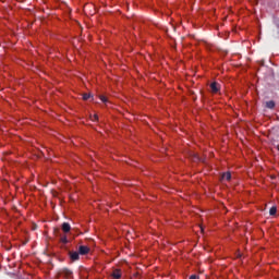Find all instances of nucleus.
<instances>
[{"instance_id": "obj_7", "label": "nucleus", "mask_w": 279, "mask_h": 279, "mask_svg": "<svg viewBox=\"0 0 279 279\" xmlns=\"http://www.w3.org/2000/svg\"><path fill=\"white\" fill-rule=\"evenodd\" d=\"M112 278L120 279L121 278V269H114L111 274Z\"/></svg>"}, {"instance_id": "obj_11", "label": "nucleus", "mask_w": 279, "mask_h": 279, "mask_svg": "<svg viewBox=\"0 0 279 279\" xmlns=\"http://www.w3.org/2000/svg\"><path fill=\"white\" fill-rule=\"evenodd\" d=\"M60 242L63 243V245H66V243H69V239L66 238V235H62L60 238Z\"/></svg>"}, {"instance_id": "obj_5", "label": "nucleus", "mask_w": 279, "mask_h": 279, "mask_svg": "<svg viewBox=\"0 0 279 279\" xmlns=\"http://www.w3.org/2000/svg\"><path fill=\"white\" fill-rule=\"evenodd\" d=\"M265 108H267L268 110H274V108H276V101L274 100L266 101Z\"/></svg>"}, {"instance_id": "obj_8", "label": "nucleus", "mask_w": 279, "mask_h": 279, "mask_svg": "<svg viewBox=\"0 0 279 279\" xmlns=\"http://www.w3.org/2000/svg\"><path fill=\"white\" fill-rule=\"evenodd\" d=\"M222 180H232V174L230 172H225L222 174Z\"/></svg>"}, {"instance_id": "obj_1", "label": "nucleus", "mask_w": 279, "mask_h": 279, "mask_svg": "<svg viewBox=\"0 0 279 279\" xmlns=\"http://www.w3.org/2000/svg\"><path fill=\"white\" fill-rule=\"evenodd\" d=\"M60 276H62L63 278H66V279H71V278H73V271L68 268H63L60 271Z\"/></svg>"}, {"instance_id": "obj_6", "label": "nucleus", "mask_w": 279, "mask_h": 279, "mask_svg": "<svg viewBox=\"0 0 279 279\" xmlns=\"http://www.w3.org/2000/svg\"><path fill=\"white\" fill-rule=\"evenodd\" d=\"M61 229L65 233L71 232V225L69 222H63Z\"/></svg>"}, {"instance_id": "obj_3", "label": "nucleus", "mask_w": 279, "mask_h": 279, "mask_svg": "<svg viewBox=\"0 0 279 279\" xmlns=\"http://www.w3.org/2000/svg\"><path fill=\"white\" fill-rule=\"evenodd\" d=\"M88 252H90V248L88 246L81 245L78 247V254H81V256H86V254H88Z\"/></svg>"}, {"instance_id": "obj_13", "label": "nucleus", "mask_w": 279, "mask_h": 279, "mask_svg": "<svg viewBox=\"0 0 279 279\" xmlns=\"http://www.w3.org/2000/svg\"><path fill=\"white\" fill-rule=\"evenodd\" d=\"M102 104H108V98L106 96H100Z\"/></svg>"}, {"instance_id": "obj_9", "label": "nucleus", "mask_w": 279, "mask_h": 279, "mask_svg": "<svg viewBox=\"0 0 279 279\" xmlns=\"http://www.w3.org/2000/svg\"><path fill=\"white\" fill-rule=\"evenodd\" d=\"M276 213H278V208L276 206H272L270 209H269V215L271 217H274V215H276Z\"/></svg>"}, {"instance_id": "obj_15", "label": "nucleus", "mask_w": 279, "mask_h": 279, "mask_svg": "<svg viewBox=\"0 0 279 279\" xmlns=\"http://www.w3.org/2000/svg\"><path fill=\"white\" fill-rule=\"evenodd\" d=\"M190 279H199V276H197V275H191V276H190Z\"/></svg>"}, {"instance_id": "obj_4", "label": "nucleus", "mask_w": 279, "mask_h": 279, "mask_svg": "<svg viewBox=\"0 0 279 279\" xmlns=\"http://www.w3.org/2000/svg\"><path fill=\"white\" fill-rule=\"evenodd\" d=\"M69 256H70L71 260H73V262L80 260V252L70 251Z\"/></svg>"}, {"instance_id": "obj_12", "label": "nucleus", "mask_w": 279, "mask_h": 279, "mask_svg": "<svg viewBox=\"0 0 279 279\" xmlns=\"http://www.w3.org/2000/svg\"><path fill=\"white\" fill-rule=\"evenodd\" d=\"M83 99H84V101H88V99H93V95H90V94H84V95H83Z\"/></svg>"}, {"instance_id": "obj_10", "label": "nucleus", "mask_w": 279, "mask_h": 279, "mask_svg": "<svg viewBox=\"0 0 279 279\" xmlns=\"http://www.w3.org/2000/svg\"><path fill=\"white\" fill-rule=\"evenodd\" d=\"M194 160H195L196 162H205V158H204V157H199V155H195V156H194Z\"/></svg>"}, {"instance_id": "obj_2", "label": "nucleus", "mask_w": 279, "mask_h": 279, "mask_svg": "<svg viewBox=\"0 0 279 279\" xmlns=\"http://www.w3.org/2000/svg\"><path fill=\"white\" fill-rule=\"evenodd\" d=\"M210 89L214 95H217V93H219V90H221V85L217 82H213L210 84Z\"/></svg>"}, {"instance_id": "obj_14", "label": "nucleus", "mask_w": 279, "mask_h": 279, "mask_svg": "<svg viewBox=\"0 0 279 279\" xmlns=\"http://www.w3.org/2000/svg\"><path fill=\"white\" fill-rule=\"evenodd\" d=\"M92 121H99V116L94 114V116L92 117Z\"/></svg>"}]
</instances>
